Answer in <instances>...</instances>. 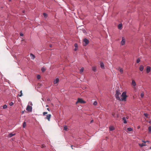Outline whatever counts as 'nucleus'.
<instances>
[{"mask_svg":"<svg viewBox=\"0 0 151 151\" xmlns=\"http://www.w3.org/2000/svg\"><path fill=\"white\" fill-rule=\"evenodd\" d=\"M122 98H120V101H126L127 96L126 95V92L125 91L123 92L121 95Z\"/></svg>","mask_w":151,"mask_h":151,"instance_id":"obj_1","label":"nucleus"},{"mask_svg":"<svg viewBox=\"0 0 151 151\" xmlns=\"http://www.w3.org/2000/svg\"><path fill=\"white\" fill-rule=\"evenodd\" d=\"M120 94L121 93L118 90H116V93L115 94V97L116 99L119 101L120 100V98L119 97V95H120Z\"/></svg>","mask_w":151,"mask_h":151,"instance_id":"obj_2","label":"nucleus"},{"mask_svg":"<svg viewBox=\"0 0 151 151\" xmlns=\"http://www.w3.org/2000/svg\"><path fill=\"white\" fill-rule=\"evenodd\" d=\"M83 42H84V46H86L89 42V40L86 38H85L83 40Z\"/></svg>","mask_w":151,"mask_h":151,"instance_id":"obj_3","label":"nucleus"},{"mask_svg":"<svg viewBox=\"0 0 151 151\" xmlns=\"http://www.w3.org/2000/svg\"><path fill=\"white\" fill-rule=\"evenodd\" d=\"M85 103V101H84L82 99L80 98H78V101L76 102V103Z\"/></svg>","mask_w":151,"mask_h":151,"instance_id":"obj_4","label":"nucleus"},{"mask_svg":"<svg viewBox=\"0 0 151 151\" xmlns=\"http://www.w3.org/2000/svg\"><path fill=\"white\" fill-rule=\"evenodd\" d=\"M32 107L29 106V105H27L26 110L29 112H31L32 111Z\"/></svg>","mask_w":151,"mask_h":151,"instance_id":"obj_5","label":"nucleus"},{"mask_svg":"<svg viewBox=\"0 0 151 151\" xmlns=\"http://www.w3.org/2000/svg\"><path fill=\"white\" fill-rule=\"evenodd\" d=\"M125 40L124 37H122V40L121 41V43L122 45H124L125 44Z\"/></svg>","mask_w":151,"mask_h":151,"instance_id":"obj_6","label":"nucleus"},{"mask_svg":"<svg viewBox=\"0 0 151 151\" xmlns=\"http://www.w3.org/2000/svg\"><path fill=\"white\" fill-rule=\"evenodd\" d=\"M117 70L119 71L121 73H122L123 72V68H121L120 67H118L117 68Z\"/></svg>","mask_w":151,"mask_h":151,"instance_id":"obj_7","label":"nucleus"},{"mask_svg":"<svg viewBox=\"0 0 151 151\" xmlns=\"http://www.w3.org/2000/svg\"><path fill=\"white\" fill-rule=\"evenodd\" d=\"M151 70V68L149 66H147V67L146 68V72L147 73H149Z\"/></svg>","mask_w":151,"mask_h":151,"instance_id":"obj_8","label":"nucleus"},{"mask_svg":"<svg viewBox=\"0 0 151 151\" xmlns=\"http://www.w3.org/2000/svg\"><path fill=\"white\" fill-rule=\"evenodd\" d=\"M51 116V115L50 114H48L47 115L46 118H45V119H47L49 121H50V119Z\"/></svg>","mask_w":151,"mask_h":151,"instance_id":"obj_9","label":"nucleus"},{"mask_svg":"<svg viewBox=\"0 0 151 151\" xmlns=\"http://www.w3.org/2000/svg\"><path fill=\"white\" fill-rule=\"evenodd\" d=\"M100 66L102 69H104L105 68L104 64L102 61L100 62Z\"/></svg>","mask_w":151,"mask_h":151,"instance_id":"obj_10","label":"nucleus"},{"mask_svg":"<svg viewBox=\"0 0 151 151\" xmlns=\"http://www.w3.org/2000/svg\"><path fill=\"white\" fill-rule=\"evenodd\" d=\"M144 66L142 65H140V66L139 67V70L141 71H142L143 69H144Z\"/></svg>","mask_w":151,"mask_h":151,"instance_id":"obj_11","label":"nucleus"},{"mask_svg":"<svg viewBox=\"0 0 151 151\" xmlns=\"http://www.w3.org/2000/svg\"><path fill=\"white\" fill-rule=\"evenodd\" d=\"M74 46L75 47V48L74 49V50L75 51H76L77 50L78 48V46L77 44L76 43H75L74 44Z\"/></svg>","mask_w":151,"mask_h":151,"instance_id":"obj_12","label":"nucleus"},{"mask_svg":"<svg viewBox=\"0 0 151 151\" xmlns=\"http://www.w3.org/2000/svg\"><path fill=\"white\" fill-rule=\"evenodd\" d=\"M30 56L31 59L32 60H34L35 58V55L32 54L31 53L30 54Z\"/></svg>","mask_w":151,"mask_h":151,"instance_id":"obj_13","label":"nucleus"},{"mask_svg":"<svg viewBox=\"0 0 151 151\" xmlns=\"http://www.w3.org/2000/svg\"><path fill=\"white\" fill-rule=\"evenodd\" d=\"M122 120L123 121V122L124 124H126L127 123L126 118L125 117H124L122 118Z\"/></svg>","mask_w":151,"mask_h":151,"instance_id":"obj_14","label":"nucleus"},{"mask_svg":"<svg viewBox=\"0 0 151 151\" xmlns=\"http://www.w3.org/2000/svg\"><path fill=\"white\" fill-rule=\"evenodd\" d=\"M59 79L58 78H56L54 81V83L56 84L59 82Z\"/></svg>","mask_w":151,"mask_h":151,"instance_id":"obj_15","label":"nucleus"},{"mask_svg":"<svg viewBox=\"0 0 151 151\" xmlns=\"http://www.w3.org/2000/svg\"><path fill=\"white\" fill-rule=\"evenodd\" d=\"M109 129L110 131H112L114 129V128L113 126H111L109 127Z\"/></svg>","mask_w":151,"mask_h":151,"instance_id":"obj_16","label":"nucleus"},{"mask_svg":"<svg viewBox=\"0 0 151 151\" xmlns=\"http://www.w3.org/2000/svg\"><path fill=\"white\" fill-rule=\"evenodd\" d=\"M132 85H133L134 86H136V83L133 80H132Z\"/></svg>","mask_w":151,"mask_h":151,"instance_id":"obj_17","label":"nucleus"},{"mask_svg":"<svg viewBox=\"0 0 151 151\" xmlns=\"http://www.w3.org/2000/svg\"><path fill=\"white\" fill-rule=\"evenodd\" d=\"M92 69L94 72H96V66H93L92 67Z\"/></svg>","mask_w":151,"mask_h":151,"instance_id":"obj_18","label":"nucleus"},{"mask_svg":"<svg viewBox=\"0 0 151 151\" xmlns=\"http://www.w3.org/2000/svg\"><path fill=\"white\" fill-rule=\"evenodd\" d=\"M15 134H13L12 133H11L9 135V137H13V136L15 135Z\"/></svg>","mask_w":151,"mask_h":151,"instance_id":"obj_19","label":"nucleus"},{"mask_svg":"<svg viewBox=\"0 0 151 151\" xmlns=\"http://www.w3.org/2000/svg\"><path fill=\"white\" fill-rule=\"evenodd\" d=\"M133 130V129L131 127H128L127 129V132L128 131H132Z\"/></svg>","mask_w":151,"mask_h":151,"instance_id":"obj_20","label":"nucleus"},{"mask_svg":"<svg viewBox=\"0 0 151 151\" xmlns=\"http://www.w3.org/2000/svg\"><path fill=\"white\" fill-rule=\"evenodd\" d=\"M122 24H118V28L119 29H121V28L122 26Z\"/></svg>","mask_w":151,"mask_h":151,"instance_id":"obj_21","label":"nucleus"},{"mask_svg":"<svg viewBox=\"0 0 151 151\" xmlns=\"http://www.w3.org/2000/svg\"><path fill=\"white\" fill-rule=\"evenodd\" d=\"M139 145L141 147H142L144 146H145L146 145H145V144H144V143H142V144H139Z\"/></svg>","mask_w":151,"mask_h":151,"instance_id":"obj_22","label":"nucleus"},{"mask_svg":"<svg viewBox=\"0 0 151 151\" xmlns=\"http://www.w3.org/2000/svg\"><path fill=\"white\" fill-rule=\"evenodd\" d=\"M28 105H29V106L31 107H32V103L31 102H29L28 103Z\"/></svg>","mask_w":151,"mask_h":151,"instance_id":"obj_23","label":"nucleus"},{"mask_svg":"<svg viewBox=\"0 0 151 151\" xmlns=\"http://www.w3.org/2000/svg\"><path fill=\"white\" fill-rule=\"evenodd\" d=\"M46 70V69L44 67H42L41 68V70L42 72H44Z\"/></svg>","mask_w":151,"mask_h":151,"instance_id":"obj_24","label":"nucleus"},{"mask_svg":"<svg viewBox=\"0 0 151 151\" xmlns=\"http://www.w3.org/2000/svg\"><path fill=\"white\" fill-rule=\"evenodd\" d=\"M83 71V67H82L81 68L80 70V73H82Z\"/></svg>","mask_w":151,"mask_h":151,"instance_id":"obj_25","label":"nucleus"},{"mask_svg":"<svg viewBox=\"0 0 151 151\" xmlns=\"http://www.w3.org/2000/svg\"><path fill=\"white\" fill-rule=\"evenodd\" d=\"M26 122H24V123H23V128H25L26 127Z\"/></svg>","mask_w":151,"mask_h":151,"instance_id":"obj_26","label":"nucleus"},{"mask_svg":"<svg viewBox=\"0 0 151 151\" xmlns=\"http://www.w3.org/2000/svg\"><path fill=\"white\" fill-rule=\"evenodd\" d=\"M144 115L145 116L146 118H148V114L147 113H145L144 114Z\"/></svg>","mask_w":151,"mask_h":151,"instance_id":"obj_27","label":"nucleus"},{"mask_svg":"<svg viewBox=\"0 0 151 151\" xmlns=\"http://www.w3.org/2000/svg\"><path fill=\"white\" fill-rule=\"evenodd\" d=\"M37 78L38 80L41 78V76L40 75L38 74L37 75Z\"/></svg>","mask_w":151,"mask_h":151,"instance_id":"obj_28","label":"nucleus"},{"mask_svg":"<svg viewBox=\"0 0 151 151\" xmlns=\"http://www.w3.org/2000/svg\"><path fill=\"white\" fill-rule=\"evenodd\" d=\"M7 108V106L6 105H4L3 106V109H5Z\"/></svg>","mask_w":151,"mask_h":151,"instance_id":"obj_29","label":"nucleus"},{"mask_svg":"<svg viewBox=\"0 0 151 151\" xmlns=\"http://www.w3.org/2000/svg\"><path fill=\"white\" fill-rule=\"evenodd\" d=\"M93 105H94V106H96L97 105V102L96 101H95L93 103Z\"/></svg>","mask_w":151,"mask_h":151,"instance_id":"obj_30","label":"nucleus"},{"mask_svg":"<svg viewBox=\"0 0 151 151\" xmlns=\"http://www.w3.org/2000/svg\"><path fill=\"white\" fill-rule=\"evenodd\" d=\"M22 96V91L21 90L20 91V94L19 95V96L21 97Z\"/></svg>","mask_w":151,"mask_h":151,"instance_id":"obj_31","label":"nucleus"},{"mask_svg":"<svg viewBox=\"0 0 151 151\" xmlns=\"http://www.w3.org/2000/svg\"><path fill=\"white\" fill-rule=\"evenodd\" d=\"M140 62V59L139 58H138L137 60V63H138Z\"/></svg>","mask_w":151,"mask_h":151,"instance_id":"obj_32","label":"nucleus"},{"mask_svg":"<svg viewBox=\"0 0 151 151\" xmlns=\"http://www.w3.org/2000/svg\"><path fill=\"white\" fill-rule=\"evenodd\" d=\"M67 127L66 126H65L64 127V130H67Z\"/></svg>","mask_w":151,"mask_h":151,"instance_id":"obj_33","label":"nucleus"},{"mask_svg":"<svg viewBox=\"0 0 151 151\" xmlns=\"http://www.w3.org/2000/svg\"><path fill=\"white\" fill-rule=\"evenodd\" d=\"M148 129L149 131L151 132V126L149 127Z\"/></svg>","mask_w":151,"mask_h":151,"instance_id":"obj_34","label":"nucleus"},{"mask_svg":"<svg viewBox=\"0 0 151 151\" xmlns=\"http://www.w3.org/2000/svg\"><path fill=\"white\" fill-rule=\"evenodd\" d=\"M43 15L45 17H46L47 16V14L45 13H43Z\"/></svg>","mask_w":151,"mask_h":151,"instance_id":"obj_35","label":"nucleus"},{"mask_svg":"<svg viewBox=\"0 0 151 151\" xmlns=\"http://www.w3.org/2000/svg\"><path fill=\"white\" fill-rule=\"evenodd\" d=\"M13 102H11L10 103H9V105L10 106H12V105H13Z\"/></svg>","mask_w":151,"mask_h":151,"instance_id":"obj_36","label":"nucleus"},{"mask_svg":"<svg viewBox=\"0 0 151 151\" xmlns=\"http://www.w3.org/2000/svg\"><path fill=\"white\" fill-rule=\"evenodd\" d=\"M47 112H43V114L44 116H45L46 114H47Z\"/></svg>","mask_w":151,"mask_h":151,"instance_id":"obj_37","label":"nucleus"},{"mask_svg":"<svg viewBox=\"0 0 151 151\" xmlns=\"http://www.w3.org/2000/svg\"><path fill=\"white\" fill-rule=\"evenodd\" d=\"M144 96V94L142 93H141V96L142 98H143Z\"/></svg>","mask_w":151,"mask_h":151,"instance_id":"obj_38","label":"nucleus"},{"mask_svg":"<svg viewBox=\"0 0 151 151\" xmlns=\"http://www.w3.org/2000/svg\"><path fill=\"white\" fill-rule=\"evenodd\" d=\"M20 35L22 37L24 36V34L22 33H20Z\"/></svg>","mask_w":151,"mask_h":151,"instance_id":"obj_39","label":"nucleus"},{"mask_svg":"<svg viewBox=\"0 0 151 151\" xmlns=\"http://www.w3.org/2000/svg\"><path fill=\"white\" fill-rule=\"evenodd\" d=\"M142 142H144L145 143H146V142H149L148 141H144L143 140H142Z\"/></svg>","mask_w":151,"mask_h":151,"instance_id":"obj_40","label":"nucleus"},{"mask_svg":"<svg viewBox=\"0 0 151 151\" xmlns=\"http://www.w3.org/2000/svg\"><path fill=\"white\" fill-rule=\"evenodd\" d=\"M50 99H47V101H50Z\"/></svg>","mask_w":151,"mask_h":151,"instance_id":"obj_41","label":"nucleus"},{"mask_svg":"<svg viewBox=\"0 0 151 151\" xmlns=\"http://www.w3.org/2000/svg\"><path fill=\"white\" fill-rule=\"evenodd\" d=\"M47 110H48V111H50V109H49V108H47Z\"/></svg>","mask_w":151,"mask_h":151,"instance_id":"obj_42","label":"nucleus"},{"mask_svg":"<svg viewBox=\"0 0 151 151\" xmlns=\"http://www.w3.org/2000/svg\"><path fill=\"white\" fill-rule=\"evenodd\" d=\"M140 127L139 126L137 128L138 129H139L140 128Z\"/></svg>","mask_w":151,"mask_h":151,"instance_id":"obj_43","label":"nucleus"},{"mask_svg":"<svg viewBox=\"0 0 151 151\" xmlns=\"http://www.w3.org/2000/svg\"><path fill=\"white\" fill-rule=\"evenodd\" d=\"M86 31L84 29V30L83 31V32L84 33H85Z\"/></svg>","mask_w":151,"mask_h":151,"instance_id":"obj_44","label":"nucleus"},{"mask_svg":"<svg viewBox=\"0 0 151 151\" xmlns=\"http://www.w3.org/2000/svg\"><path fill=\"white\" fill-rule=\"evenodd\" d=\"M50 47H52V45H50Z\"/></svg>","mask_w":151,"mask_h":151,"instance_id":"obj_45","label":"nucleus"},{"mask_svg":"<svg viewBox=\"0 0 151 151\" xmlns=\"http://www.w3.org/2000/svg\"><path fill=\"white\" fill-rule=\"evenodd\" d=\"M149 123H151V121H150L149 122Z\"/></svg>","mask_w":151,"mask_h":151,"instance_id":"obj_46","label":"nucleus"},{"mask_svg":"<svg viewBox=\"0 0 151 151\" xmlns=\"http://www.w3.org/2000/svg\"><path fill=\"white\" fill-rule=\"evenodd\" d=\"M72 147H73V145H71V147H72V149H73V148Z\"/></svg>","mask_w":151,"mask_h":151,"instance_id":"obj_47","label":"nucleus"},{"mask_svg":"<svg viewBox=\"0 0 151 151\" xmlns=\"http://www.w3.org/2000/svg\"><path fill=\"white\" fill-rule=\"evenodd\" d=\"M93 120H91V122H93Z\"/></svg>","mask_w":151,"mask_h":151,"instance_id":"obj_48","label":"nucleus"},{"mask_svg":"<svg viewBox=\"0 0 151 151\" xmlns=\"http://www.w3.org/2000/svg\"><path fill=\"white\" fill-rule=\"evenodd\" d=\"M48 106V105H46V107H47Z\"/></svg>","mask_w":151,"mask_h":151,"instance_id":"obj_49","label":"nucleus"},{"mask_svg":"<svg viewBox=\"0 0 151 151\" xmlns=\"http://www.w3.org/2000/svg\"><path fill=\"white\" fill-rule=\"evenodd\" d=\"M150 149H151V146L150 147Z\"/></svg>","mask_w":151,"mask_h":151,"instance_id":"obj_50","label":"nucleus"},{"mask_svg":"<svg viewBox=\"0 0 151 151\" xmlns=\"http://www.w3.org/2000/svg\"><path fill=\"white\" fill-rule=\"evenodd\" d=\"M9 1H11V0H9Z\"/></svg>","mask_w":151,"mask_h":151,"instance_id":"obj_51","label":"nucleus"},{"mask_svg":"<svg viewBox=\"0 0 151 151\" xmlns=\"http://www.w3.org/2000/svg\"><path fill=\"white\" fill-rule=\"evenodd\" d=\"M104 151V150H102V151Z\"/></svg>","mask_w":151,"mask_h":151,"instance_id":"obj_52","label":"nucleus"}]
</instances>
